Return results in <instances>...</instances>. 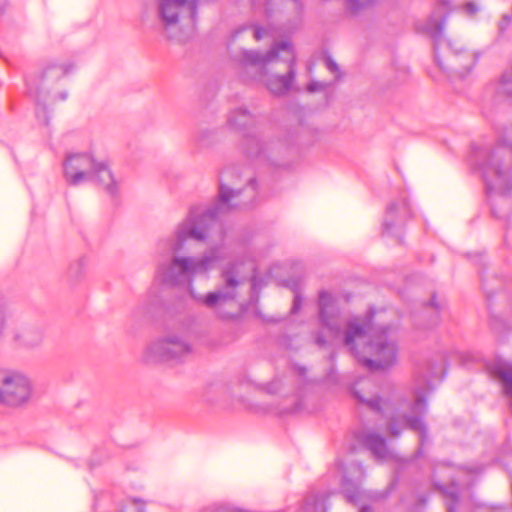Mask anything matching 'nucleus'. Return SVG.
Returning <instances> with one entry per match:
<instances>
[{
    "label": "nucleus",
    "mask_w": 512,
    "mask_h": 512,
    "mask_svg": "<svg viewBox=\"0 0 512 512\" xmlns=\"http://www.w3.org/2000/svg\"><path fill=\"white\" fill-rule=\"evenodd\" d=\"M250 184H251L252 188L254 189L255 181L253 179H250Z\"/></svg>",
    "instance_id": "obj_37"
},
{
    "label": "nucleus",
    "mask_w": 512,
    "mask_h": 512,
    "mask_svg": "<svg viewBox=\"0 0 512 512\" xmlns=\"http://www.w3.org/2000/svg\"><path fill=\"white\" fill-rule=\"evenodd\" d=\"M253 32H254V38L257 41L265 38L269 34L268 30L261 28V27H255Z\"/></svg>",
    "instance_id": "obj_26"
},
{
    "label": "nucleus",
    "mask_w": 512,
    "mask_h": 512,
    "mask_svg": "<svg viewBox=\"0 0 512 512\" xmlns=\"http://www.w3.org/2000/svg\"><path fill=\"white\" fill-rule=\"evenodd\" d=\"M229 124L235 128H244L253 123V116L245 109L234 111L229 117Z\"/></svg>",
    "instance_id": "obj_17"
},
{
    "label": "nucleus",
    "mask_w": 512,
    "mask_h": 512,
    "mask_svg": "<svg viewBox=\"0 0 512 512\" xmlns=\"http://www.w3.org/2000/svg\"><path fill=\"white\" fill-rule=\"evenodd\" d=\"M223 284L213 292L199 296L197 301L209 309H213L221 318H230V313L222 312V307L234 303L238 295V287L242 283L236 263L227 265L221 274Z\"/></svg>",
    "instance_id": "obj_7"
},
{
    "label": "nucleus",
    "mask_w": 512,
    "mask_h": 512,
    "mask_svg": "<svg viewBox=\"0 0 512 512\" xmlns=\"http://www.w3.org/2000/svg\"><path fill=\"white\" fill-rule=\"evenodd\" d=\"M464 8L466 12L470 15H473L478 11L477 5L472 2L467 3Z\"/></svg>",
    "instance_id": "obj_30"
},
{
    "label": "nucleus",
    "mask_w": 512,
    "mask_h": 512,
    "mask_svg": "<svg viewBox=\"0 0 512 512\" xmlns=\"http://www.w3.org/2000/svg\"><path fill=\"white\" fill-rule=\"evenodd\" d=\"M235 174L234 169L223 172L218 201L214 207L205 210L201 207L192 208L188 217L176 228L175 239L170 245L173 257L161 262L156 271L157 278L163 283L171 286H191L195 277L206 276L226 258V251L221 246L210 248L200 257L176 254L183 249L188 239L204 241L209 238L212 229L217 225L219 215L232 208L248 206V203L240 200L241 191L231 185Z\"/></svg>",
    "instance_id": "obj_1"
},
{
    "label": "nucleus",
    "mask_w": 512,
    "mask_h": 512,
    "mask_svg": "<svg viewBox=\"0 0 512 512\" xmlns=\"http://www.w3.org/2000/svg\"><path fill=\"white\" fill-rule=\"evenodd\" d=\"M364 469L360 464H353L349 471H344L343 475V489L347 499L350 502H355L359 494L358 483L364 478Z\"/></svg>",
    "instance_id": "obj_14"
},
{
    "label": "nucleus",
    "mask_w": 512,
    "mask_h": 512,
    "mask_svg": "<svg viewBox=\"0 0 512 512\" xmlns=\"http://www.w3.org/2000/svg\"><path fill=\"white\" fill-rule=\"evenodd\" d=\"M63 174L66 182L73 186L95 181L110 195L115 194L117 190V184L107 161L96 158L91 153L67 155L63 162Z\"/></svg>",
    "instance_id": "obj_4"
},
{
    "label": "nucleus",
    "mask_w": 512,
    "mask_h": 512,
    "mask_svg": "<svg viewBox=\"0 0 512 512\" xmlns=\"http://www.w3.org/2000/svg\"><path fill=\"white\" fill-rule=\"evenodd\" d=\"M301 297L298 294H295L292 306V313H296L301 307Z\"/></svg>",
    "instance_id": "obj_29"
},
{
    "label": "nucleus",
    "mask_w": 512,
    "mask_h": 512,
    "mask_svg": "<svg viewBox=\"0 0 512 512\" xmlns=\"http://www.w3.org/2000/svg\"><path fill=\"white\" fill-rule=\"evenodd\" d=\"M324 86L325 85L323 83L314 81V82H311L308 84L307 90L309 92H315V91L322 90L324 88Z\"/></svg>",
    "instance_id": "obj_27"
},
{
    "label": "nucleus",
    "mask_w": 512,
    "mask_h": 512,
    "mask_svg": "<svg viewBox=\"0 0 512 512\" xmlns=\"http://www.w3.org/2000/svg\"><path fill=\"white\" fill-rule=\"evenodd\" d=\"M34 387L30 377L16 369H0V405L18 409L32 400Z\"/></svg>",
    "instance_id": "obj_6"
},
{
    "label": "nucleus",
    "mask_w": 512,
    "mask_h": 512,
    "mask_svg": "<svg viewBox=\"0 0 512 512\" xmlns=\"http://www.w3.org/2000/svg\"><path fill=\"white\" fill-rule=\"evenodd\" d=\"M187 287L189 288V291H190L191 295H193V298L197 299L198 297H196V295H194V291H193L192 285L191 286H187Z\"/></svg>",
    "instance_id": "obj_34"
},
{
    "label": "nucleus",
    "mask_w": 512,
    "mask_h": 512,
    "mask_svg": "<svg viewBox=\"0 0 512 512\" xmlns=\"http://www.w3.org/2000/svg\"><path fill=\"white\" fill-rule=\"evenodd\" d=\"M317 343H318L319 345H323V344H325V340H324V338H323L321 335H319V336L317 337Z\"/></svg>",
    "instance_id": "obj_32"
},
{
    "label": "nucleus",
    "mask_w": 512,
    "mask_h": 512,
    "mask_svg": "<svg viewBox=\"0 0 512 512\" xmlns=\"http://www.w3.org/2000/svg\"><path fill=\"white\" fill-rule=\"evenodd\" d=\"M500 165L499 156L492 154L482 166V174L488 190L506 193L511 189L510 176L508 172L501 169Z\"/></svg>",
    "instance_id": "obj_11"
},
{
    "label": "nucleus",
    "mask_w": 512,
    "mask_h": 512,
    "mask_svg": "<svg viewBox=\"0 0 512 512\" xmlns=\"http://www.w3.org/2000/svg\"><path fill=\"white\" fill-rule=\"evenodd\" d=\"M345 345L370 371L391 367L397 359V337L390 326H374L371 317L354 318L347 326Z\"/></svg>",
    "instance_id": "obj_2"
},
{
    "label": "nucleus",
    "mask_w": 512,
    "mask_h": 512,
    "mask_svg": "<svg viewBox=\"0 0 512 512\" xmlns=\"http://www.w3.org/2000/svg\"><path fill=\"white\" fill-rule=\"evenodd\" d=\"M355 396L358 398V400L362 403H366L371 409L375 411H379L381 409V399L379 397H373V398H365L362 396L359 391L355 390Z\"/></svg>",
    "instance_id": "obj_22"
},
{
    "label": "nucleus",
    "mask_w": 512,
    "mask_h": 512,
    "mask_svg": "<svg viewBox=\"0 0 512 512\" xmlns=\"http://www.w3.org/2000/svg\"><path fill=\"white\" fill-rule=\"evenodd\" d=\"M442 29V24H438L434 33V51L437 64L442 69L463 77L475 66L478 56L473 52L464 50L457 42L440 39Z\"/></svg>",
    "instance_id": "obj_5"
},
{
    "label": "nucleus",
    "mask_w": 512,
    "mask_h": 512,
    "mask_svg": "<svg viewBox=\"0 0 512 512\" xmlns=\"http://www.w3.org/2000/svg\"><path fill=\"white\" fill-rule=\"evenodd\" d=\"M511 19L507 15H504L501 22L499 23L500 30H504L510 23Z\"/></svg>",
    "instance_id": "obj_31"
},
{
    "label": "nucleus",
    "mask_w": 512,
    "mask_h": 512,
    "mask_svg": "<svg viewBox=\"0 0 512 512\" xmlns=\"http://www.w3.org/2000/svg\"><path fill=\"white\" fill-rule=\"evenodd\" d=\"M372 1L373 0H346V3L351 11L357 12Z\"/></svg>",
    "instance_id": "obj_23"
},
{
    "label": "nucleus",
    "mask_w": 512,
    "mask_h": 512,
    "mask_svg": "<svg viewBox=\"0 0 512 512\" xmlns=\"http://www.w3.org/2000/svg\"><path fill=\"white\" fill-rule=\"evenodd\" d=\"M431 305H433V306H435V307H436V304H435V297H433V298L431 299Z\"/></svg>",
    "instance_id": "obj_36"
},
{
    "label": "nucleus",
    "mask_w": 512,
    "mask_h": 512,
    "mask_svg": "<svg viewBox=\"0 0 512 512\" xmlns=\"http://www.w3.org/2000/svg\"><path fill=\"white\" fill-rule=\"evenodd\" d=\"M196 12L197 0H158L159 18L171 38H177L173 30L181 21L194 26Z\"/></svg>",
    "instance_id": "obj_8"
},
{
    "label": "nucleus",
    "mask_w": 512,
    "mask_h": 512,
    "mask_svg": "<svg viewBox=\"0 0 512 512\" xmlns=\"http://www.w3.org/2000/svg\"><path fill=\"white\" fill-rule=\"evenodd\" d=\"M318 306L319 318L322 326L327 330L331 337H339L341 333V325L339 313L335 306L333 296L326 291H321L319 293Z\"/></svg>",
    "instance_id": "obj_12"
},
{
    "label": "nucleus",
    "mask_w": 512,
    "mask_h": 512,
    "mask_svg": "<svg viewBox=\"0 0 512 512\" xmlns=\"http://www.w3.org/2000/svg\"><path fill=\"white\" fill-rule=\"evenodd\" d=\"M407 204L405 201H401L399 204L392 203L387 208V216L384 222V230L387 231L392 225L391 221L393 220L394 215L397 211L406 212Z\"/></svg>",
    "instance_id": "obj_18"
},
{
    "label": "nucleus",
    "mask_w": 512,
    "mask_h": 512,
    "mask_svg": "<svg viewBox=\"0 0 512 512\" xmlns=\"http://www.w3.org/2000/svg\"><path fill=\"white\" fill-rule=\"evenodd\" d=\"M9 319V310L5 301L0 297V337L4 333Z\"/></svg>",
    "instance_id": "obj_20"
},
{
    "label": "nucleus",
    "mask_w": 512,
    "mask_h": 512,
    "mask_svg": "<svg viewBox=\"0 0 512 512\" xmlns=\"http://www.w3.org/2000/svg\"><path fill=\"white\" fill-rule=\"evenodd\" d=\"M364 445L374 454L378 460H385L390 452L383 437L374 433H365L361 436Z\"/></svg>",
    "instance_id": "obj_15"
},
{
    "label": "nucleus",
    "mask_w": 512,
    "mask_h": 512,
    "mask_svg": "<svg viewBox=\"0 0 512 512\" xmlns=\"http://www.w3.org/2000/svg\"><path fill=\"white\" fill-rule=\"evenodd\" d=\"M370 508L368 506H361L360 507V512H370Z\"/></svg>",
    "instance_id": "obj_33"
},
{
    "label": "nucleus",
    "mask_w": 512,
    "mask_h": 512,
    "mask_svg": "<svg viewBox=\"0 0 512 512\" xmlns=\"http://www.w3.org/2000/svg\"><path fill=\"white\" fill-rule=\"evenodd\" d=\"M242 145L245 153L250 158L260 157L265 150L264 143L256 135L246 136Z\"/></svg>",
    "instance_id": "obj_16"
},
{
    "label": "nucleus",
    "mask_w": 512,
    "mask_h": 512,
    "mask_svg": "<svg viewBox=\"0 0 512 512\" xmlns=\"http://www.w3.org/2000/svg\"><path fill=\"white\" fill-rule=\"evenodd\" d=\"M500 89L503 93L512 96V69L503 74Z\"/></svg>",
    "instance_id": "obj_21"
},
{
    "label": "nucleus",
    "mask_w": 512,
    "mask_h": 512,
    "mask_svg": "<svg viewBox=\"0 0 512 512\" xmlns=\"http://www.w3.org/2000/svg\"><path fill=\"white\" fill-rule=\"evenodd\" d=\"M487 369L500 383L502 393L512 409V363L496 360L488 364Z\"/></svg>",
    "instance_id": "obj_13"
},
{
    "label": "nucleus",
    "mask_w": 512,
    "mask_h": 512,
    "mask_svg": "<svg viewBox=\"0 0 512 512\" xmlns=\"http://www.w3.org/2000/svg\"><path fill=\"white\" fill-rule=\"evenodd\" d=\"M427 410L426 394L421 391H415V400L411 407V412L408 415H403L400 418L394 419L389 425V431L392 436L400 435V430L397 425L401 424L411 430L417 431L420 434V442L424 443L427 437V429L422 421V416Z\"/></svg>",
    "instance_id": "obj_10"
},
{
    "label": "nucleus",
    "mask_w": 512,
    "mask_h": 512,
    "mask_svg": "<svg viewBox=\"0 0 512 512\" xmlns=\"http://www.w3.org/2000/svg\"><path fill=\"white\" fill-rule=\"evenodd\" d=\"M326 67L328 70H330L331 72L335 73L338 71V65L335 63V61L333 59H331L330 57H328L326 60Z\"/></svg>",
    "instance_id": "obj_28"
},
{
    "label": "nucleus",
    "mask_w": 512,
    "mask_h": 512,
    "mask_svg": "<svg viewBox=\"0 0 512 512\" xmlns=\"http://www.w3.org/2000/svg\"><path fill=\"white\" fill-rule=\"evenodd\" d=\"M122 512H144V505L139 500H133L125 505Z\"/></svg>",
    "instance_id": "obj_24"
},
{
    "label": "nucleus",
    "mask_w": 512,
    "mask_h": 512,
    "mask_svg": "<svg viewBox=\"0 0 512 512\" xmlns=\"http://www.w3.org/2000/svg\"><path fill=\"white\" fill-rule=\"evenodd\" d=\"M5 4L3 0L0 1V13L4 10Z\"/></svg>",
    "instance_id": "obj_35"
},
{
    "label": "nucleus",
    "mask_w": 512,
    "mask_h": 512,
    "mask_svg": "<svg viewBox=\"0 0 512 512\" xmlns=\"http://www.w3.org/2000/svg\"><path fill=\"white\" fill-rule=\"evenodd\" d=\"M192 352L186 336L177 333L168 334L151 342L144 350L146 362L181 360Z\"/></svg>",
    "instance_id": "obj_9"
},
{
    "label": "nucleus",
    "mask_w": 512,
    "mask_h": 512,
    "mask_svg": "<svg viewBox=\"0 0 512 512\" xmlns=\"http://www.w3.org/2000/svg\"><path fill=\"white\" fill-rule=\"evenodd\" d=\"M292 1L295 3V5H297V0H292Z\"/></svg>",
    "instance_id": "obj_38"
},
{
    "label": "nucleus",
    "mask_w": 512,
    "mask_h": 512,
    "mask_svg": "<svg viewBox=\"0 0 512 512\" xmlns=\"http://www.w3.org/2000/svg\"><path fill=\"white\" fill-rule=\"evenodd\" d=\"M445 494L447 496H449L450 499H451V503L447 504L448 512H453V510H454L453 503L457 502V500H458V493L456 491H454V489H451L449 491H445Z\"/></svg>",
    "instance_id": "obj_25"
},
{
    "label": "nucleus",
    "mask_w": 512,
    "mask_h": 512,
    "mask_svg": "<svg viewBox=\"0 0 512 512\" xmlns=\"http://www.w3.org/2000/svg\"><path fill=\"white\" fill-rule=\"evenodd\" d=\"M42 341V334L39 331L27 330L23 334V344L28 347H35Z\"/></svg>",
    "instance_id": "obj_19"
},
{
    "label": "nucleus",
    "mask_w": 512,
    "mask_h": 512,
    "mask_svg": "<svg viewBox=\"0 0 512 512\" xmlns=\"http://www.w3.org/2000/svg\"><path fill=\"white\" fill-rule=\"evenodd\" d=\"M240 63L245 70H253V80H261L274 95L287 93L295 78L296 56L288 41L275 44L269 52L243 50Z\"/></svg>",
    "instance_id": "obj_3"
}]
</instances>
